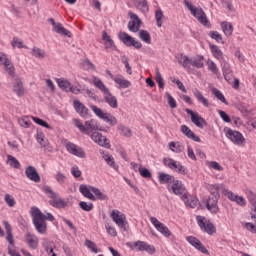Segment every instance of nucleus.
Returning <instances> with one entry per match:
<instances>
[{
  "mask_svg": "<svg viewBox=\"0 0 256 256\" xmlns=\"http://www.w3.org/2000/svg\"><path fill=\"white\" fill-rule=\"evenodd\" d=\"M0 65H4V67H9L11 65V61L7 58V54L0 52Z\"/></svg>",
  "mask_w": 256,
  "mask_h": 256,
  "instance_id": "53",
  "label": "nucleus"
},
{
  "mask_svg": "<svg viewBox=\"0 0 256 256\" xmlns=\"http://www.w3.org/2000/svg\"><path fill=\"white\" fill-rule=\"evenodd\" d=\"M79 191L81 194H83V197H86V199H89L90 201H95L96 198L91 191V186L87 187V185L81 184L79 187Z\"/></svg>",
  "mask_w": 256,
  "mask_h": 256,
  "instance_id": "25",
  "label": "nucleus"
},
{
  "mask_svg": "<svg viewBox=\"0 0 256 256\" xmlns=\"http://www.w3.org/2000/svg\"><path fill=\"white\" fill-rule=\"evenodd\" d=\"M196 221L201 231H204V233H207L208 235H214V233H217V228H215V225H213V223L211 222L205 223V217L197 216Z\"/></svg>",
  "mask_w": 256,
  "mask_h": 256,
  "instance_id": "10",
  "label": "nucleus"
},
{
  "mask_svg": "<svg viewBox=\"0 0 256 256\" xmlns=\"http://www.w3.org/2000/svg\"><path fill=\"white\" fill-rule=\"evenodd\" d=\"M31 53L33 57H36L37 59H45V50L41 48L34 47Z\"/></svg>",
  "mask_w": 256,
  "mask_h": 256,
  "instance_id": "47",
  "label": "nucleus"
},
{
  "mask_svg": "<svg viewBox=\"0 0 256 256\" xmlns=\"http://www.w3.org/2000/svg\"><path fill=\"white\" fill-rule=\"evenodd\" d=\"M163 17H165V15L163 14V10L158 9L155 11V19H156V25L157 27H163Z\"/></svg>",
  "mask_w": 256,
  "mask_h": 256,
  "instance_id": "45",
  "label": "nucleus"
},
{
  "mask_svg": "<svg viewBox=\"0 0 256 256\" xmlns=\"http://www.w3.org/2000/svg\"><path fill=\"white\" fill-rule=\"evenodd\" d=\"M114 83L119 85L120 89H129L131 82L129 80L122 79L120 77L114 78Z\"/></svg>",
  "mask_w": 256,
  "mask_h": 256,
  "instance_id": "38",
  "label": "nucleus"
},
{
  "mask_svg": "<svg viewBox=\"0 0 256 256\" xmlns=\"http://www.w3.org/2000/svg\"><path fill=\"white\" fill-rule=\"evenodd\" d=\"M25 175L30 181H33L34 183H41V175H39L35 166L26 167Z\"/></svg>",
  "mask_w": 256,
  "mask_h": 256,
  "instance_id": "15",
  "label": "nucleus"
},
{
  "mask_svg": "<svg viewBox=\"0 0 256 256\" xmlns=\"http://www.w3.org/2000/svg\"><path fill=\"white\" fill-rule=\"evenodd\" d=\"M129 17H130V19H133V20L128 22V29L132 33H137V31H139V29H141L142 21L139 18V16H137V14H135L133 12H129Z\"/></svg>",
  "mask_w": 256,
  "mask_h": 256,
  "instance_id": "14",
  "label": "nucleus"
},
{
  "mask_svg": "<svg viewBox=\"0 0 256 256\" xmlns=\"http://www.w3.org/2000/svg\"><path fill=\"white\" fill-rule=\"evenodd\" d=\"M7 159L10 167H13L14 169H21V163L19 162V160H17V158L12 155H8Z\"/></svg>",
  "mask_w": 256,
  "mask_h": 256,
  "instance_id": "43",
  "label": "nucleus"
},
{
  "mask_svg": "<svg viewBox=\"0 0 256 256\" xmlns=\"http://www.w3.org/2000/svg\"><path fill=\"white\" fill-rule=\"evenodd\" d=\"M111 217L116 223V225L121 229L122 231H127V227H129V223L127 222V217L125 214L120 213L119 210H113L111 213Z\"/></svg>",
  "mask_w": 256,
  "mask_h": 256,
  "instance_id": "7",
  "label": "nucleus"
},
{
  "mask_svg": "<svg viewBox=\"0 0 256 256\" xmlns=\"http://www.w3.org/2000/svg\"><path fill=\"white\" fill-rule=\"evenodd\" d=\"M18 123L21 127H24L25 129H28V127H31V122L29 121L28 116L22 117L20 120H18Z\"/></svg>",
  "mask_w": 256,
  "mask_h": 256,
  "instance_id": "58",
  "label": "nucleus"
},
{
  "mask_svg": "<svg viewBox=\"0 0 256 256\" xmlns=\"http://www.w3.org/2000/svg\"><path fill=\"white\" fill-rule=\"evenodd\" d=\"M43 191L47 195V197H49L52 200L59 198V194H57L55 191H53V189H51L50 186H44Z\"/></svg>",
  "mask_w": 256,
  "mask_h": 256,
  "instance_id": "42",
  "label": "nucleus"
},
{
  "mask_svg": "<svg viewBox=\"0 0 256 256\" xmlns=\"http://www.w3.org/2000/svg\"><path fill=\"white\" fill-rule=\"evenodd\" d=\"M139 173L141 175V177H143L144 179H151L152 175H151V171H149V169L147 168H143V167H139Z\"/></svg>",
  "mask_w": 256,
  "mask_h": 256,
  "instance_id": "57",
  "label": "nucleus"
},
{
  "mask_svg": "<svg viewBox=\"0 0 256 256\" xmlns=\"http://www.w3.org/2000/svg\"><path fill=\"white\" fill-rule=\"evenodd\" d=\"M186 241H188V243H190V245H192V247H195V249H197L204 255H209V250H207V248H205V245H203V243H201V240H199L197 237L187 236Z\"/></svg>",
  "mask_w": 256,
  "mask_h": 256,
  "instance_id": "13",
  "label": "nucleus"
},
{
  "mask_svg": "<svg viewBox=\"0 0 256 256\" xmlns=\"http://www.w3.org/2000/svg\"><path fill=\"white\" fill-rule=\"evenodd\" d=\"M136 7L142 13H148L149 12V4H147V0H137L136 1Z\"/></svg>",
  "mask_w": 256,
  "mask_h": 256,
  "instance_id": "36",
  "label": "nucleus"
},
{
  "mask_svg": "<svg viewBox=\"0 0 256 256\" xmlns=\"http://www.w3.org/2000/svg\"><path fill=\"white\" fill-rule=\"evenodd\" d=\"M224 133L226 137L230 139L232 143H234V145H243V143H245V137H243V134H241V132L237 130H233L229 127H225Z\"/></svg>",
  "mask_w": 256,
  "mask_h": 256,
  "instance_id": "6",
  "label": "nucleus"
},
{
  "mask_svg": "<svg viewBox=\"0 0 256 256\" xmlns=\"http://www.w3.org/2000/svg\"><path fill=\"white\" fill-rule=\"evenodd\" d=\"M163 163L165 167H169L172 171H176L180 175H187V168L182 166L181 163H178L172 158H164Z\"/></svg>",
  "mask_w": 256,
  "mask_h": 256,
  "instance_id": "9",
  "label": "nucleus"
},
{
  "mask_svg": "<svg viewBox=\"0 0 256 256\" xmlns=\"http://www.w3.org/2000/svg\"><path fill=\"white\" fill-rule=\"evenodd\" d=\"M90 109L96 116H98L99 119H103V121H106V123H108L112 127H114V125H117V118H115V116H113L111 113H105L101 108L95 105H91Z\"/></svg>",
  "mask_w": 256,
  "mask_h": 256,
  "instance_id": "5",
  "label": "nucleus"
},
{
  "mask_svg": "<svg viewBox=\"0 0 256 256\" xmlns=\"http://www.w3.org/2000/svg\"><path fill=\"white\" fill-rule=\"evenodd\" d=\"M157 231H159V233L164 235V237H171V230H169V228L165 226V224H162V226H160L157 229Z\"/></svg>",
  "mask_w": 256,
  "mask_h": 256,
  "instance_id": "54",
  "label": "nucleus"
},
{
  "mask_svg": "<svg viewBox=\"0 0 256 256\" xmlns=\"http://www.w3.org/2000/svg\"><path fill=\"white\" fill-rule=\"evenodd\" d=\"M172 185H168V191H172L174 195H186L185 194V185L180 180H174Z\"/></svg>",
  "mask_w": 256,
  "mask_h": 256,
  "instance_id": "16",
  "label": "nucleus"
},
{
  "mask_svg": "<svg viewBox=\"0 0 256 256\" xmlns=\"http://www.w3.org/2000/svg\"><path fill=\"white\" fill-rule=\"evenodd\" d=\"M118 38L126 45V47H133L134 49H141V47H143L141 42L135 40L133 36L127 34L126 32H120Z\"/></svg>",
  "mask_w": 256,
  "mask_h": 256,
  "instance_id": "8",
  "label": "nucleus"
},
{
  "mask_svg": "<svg viewBox=\"0 0 256 256\" xmlns=\"http://www.w3.org/2000/svg\"><path fill=\"white\" fill-rule=\"evenodd\" d=\"M5 231H6V241L9 242V246L8 247H15V239H13V227H11V224H9V222L4 221L3 222Z\"/></svg>",
  "mask_w": 256,
  "mask_h": 256,
  "instance_id": "21",
  "label": "nucleus"
},
{
  "mask_svg": "<svg viewBox=\"0 0 256 256\" xmlns=\"http://www.w3.org/2000/svg\"><path fill=\"white\" fill-rule=\"evenodd\" d=\"M56 83L62 91H66V93H69V90L71 89V82L68 80H65V78H57Z\"/></svg>",
  "mask_w": 256,
  "mask_h": 256,
  "instance_id": "27",
  "label": "nucleus"
},
{
  "mask_svg": "<svg viewBox=\"0 0 256 256\" xmlns=\"http://www.w3.org/2000/svg\"><path fill=\"white\" fill-rule=\"evenodd\" d=\"M11 45H12L13 49H16V47L18 49H25V47H27L26 45H23V41L21 39H19L18 37H14L12 39Z\"/></svg>",
  "mask_w": 256,
  "mask_h": 256,
  "instance_id": "48",
  "label": "nucleus"
},
{
  "mask_svg": "<svg viewBox=\"0 0 256 256\" xmlns=\"http://www.w3.org/2000/svg\"><path fill=\"white\" fill-rule=\"evenodd\" d=\"M13 91L18 97H22V95L25 94V88H23V82H21V80L16 81L13 86Z\"/></svg>",
  "mask_w": 256,
  "mask_h": 256,
  "instance_id": "33",
  "label": "nucleus"
},
{
  "mask_svg": "<svg viewBox=\"0 0 256 256\" xmlns=\"http://www.w3.org/2000/svg\"><path fill=\"white\" fill-rule=\"evenodd\" d=\"M221 189H223V185L216 184L215 190L211 192V194L208 196V199L206 200V208L214 215L219 213V205L217 203H219V198L221 197L219 194Z\"/></svg>",
  "mask_w": 256,
  "mask_h": 256,
  "instance_id": "4",
  "label": "nucleus"
},
{
  "mask_svg": "<svg viewBox=\"0 0 256 256\" xmlns=\"http://www.w3.org/2000/svg\"><path fill=\"white\" fill-rule=\"evenodd\" d=\"M121 62L124 63L125 65L126 73H128V75H133V71L131 70V65H129V58H127V56H122Z\"/></svg>",
  "mask_w": 256,
  "mask_h": 256,
  "instance_id": "52",
  "label": "nucleus"
},
{
  "mask_svg": "<svg viewBox=\"0 0 256 256\" xmlns=\"http://www.w3.org/2000/svg\"><path fill=\"white\" fill-rule=\"evenodd\" d=\"M193 95L199 103H202V105H204V107H209V100H207V98H205V96H203L201 91H199L198 89H194Z\"/></svg>",
  "mask_w": 256,
  "mask_h": 256,
  "instance_id": "29",
  "label": "nucleus"
},
{
  "mask_svg": "<svg viewBox=\"0 0 256 256\" xmlns=\"http://www.w3.org/2000/svg\"><path fill=\"white\" fill-rule=\"evenodd\" d=\"M31 119L34 121V123H36V125H40V127H45V129H53L51 127V125H49V123H47V121H45L39 117L32 116Z\"/></svg>",
  "mask_w": 256,
  "mask_h": 256,
  "instance_id": "44",
  "label": "nucleus"
},
{
  "mask_svg": "<svg viewBox=\"0 0 256 256\" xmlns=\"http://www.w3.org/2000/svg\"><path fill=\"white\" fill-rule=\"evenodd\" d=\"M221 29H222L224 35H226V37H231V35H233V24H231V23L222 22Z\"/></svg>",
  "mask_w": 256,
  "mask_h": 256,
  "instance_id": "32",
  "label": "nucleus"
},
{
  "mask_svg": "<svg viewBox=\"0 0 256 256\" xmlns=\"http://www.w3.org/2000/svg\"><path fill=\"white\" fill-rule=\"evenodd\" d=\"M102 159H104V161L107 163V165H109V167H112V169H115V171L119 169V165L115 163V159L113 158V155L103 153Z\"/></svg>",
  "mask_w": 256,
  "mask_h": 256,
  "instance_id": "30",
  "label": "nucleus"
},
{
  "mask_svg": "<svg viewBox=\"0 0 256 256\" xmlns=\"http://www.w3.org/2000/svg\"><path fill=\"white\" fill-rule=\"evenodd\" d=\"M184 5L186 8H188V11L191 12V15L198 19L199 23H201L204 27H211V22H209V19L207 18V14H205V11H203V8L195 7L191 2L184 0Z\"/></svg>",
  "mask_w": 256,
  "mask_h": 256,
  "instance_id": "3",
  "label": "nucleus"
},
{
  "mask_svg": "<svg viewBox=\"0 0 256 256\" xmlns=\"http://www.w3.org/2000/svg\"><path fill=\"white\" fill-rule=\"evenodd\" d=\"M91 139L99 145V143H101V140L103 139V134L99 132H93L91 134Z\"/></svg>",
  "mask_w": 256,
  "mask_h": 256,
  "instance_id": "62",
  "label": "nucleus"
},
{
  "mask_svg": "<svg viewBox=\"0 0 256 256\" xmlns=\"http://www.w3.org/2000/svg\"><path fill=\"white\" fill-rule=\"evenodd\" d=\"M49 205L56 209H65V207H67V202H65L63 198H54L49 201Z\"/></svg>",
  "mask_w": 256,
  "mask_h": 256,
  "instance_id": "28",
  "label": "nucleus"
},
{
  "mask_svg": "<svg viewBox=\"0 0 256 256\" xmlns=\"http://www.w3.org/2000/svg\"><path fill=\"white\" fill-rule=\"evenodd\" d=\"M84 245H85L88 249H90V251H91L92 253H99V249H97V245L95 244V242H93V241H91V240H89V239H86Z\"/></svg>",
  "mask_w": 256,
  "mask_h": 256,
  "instance_id": "50",
  "label": "nucleus"
},
{
  "mask_svg": "<svg viewBox=\"0 0 256 256\" xmlns=\"http://www.w3.org/2000/svg\"><path fill=\"white\" fill-rule=\"evenodd\" d=\"M158 180L161 185H171V183L175 182V176L165 172H159Z\"/></svg>",
  "mask_w": 256,
  "mask_h": 256,
  "instance_id": "23",
  "label": "nucleus"
},
{
  "mask_svg": "<svg viewBox=\"0 0 256 256\" xmlns=\"http://www.w3.org/2000/svg\"><path fill=\"white\" fill-rule=\"evenodd\" d=\"M73 105L76 113H79L80 117H83L84 119H87L89 117V108H87V106H84L81 101L74 100Z\"/></svg>",
  "mask_w": 256,
  "mask_h": 256,
  "instance_id": "19",
  "label": "nucleus"
},
{
  "mask_svg": "<svg viewBox=\"0 0 256 256\" xmlns=\"http://www.w3.org/2000/svg\"><path fill=\"white\" fill-rule=\"evenodd\" d=\"M221 119L224 121V123H231V117H229L227 115V112L223 111V110H219L218 111Z\"/></svg>",
  "mask_w": 256,
  "mask_h": 256,
  "instance_id": "64",
  "label": "nucleus"
},
{
  "mask_svg": "<svg viewBox=\"0 0 256 256\" xmlns=\"http://www.w3.org/2000/svg\"><path fill=\"white\" fill-rule=\"evenodd\" d=\"M90 83H92V85H94L96 89H99V91L104 94V101L108 103V105L112 107V109H117L119 107L117 98L113 96L111 92H109V88L105 86V83H103L101 79L94 77V79L90 81Z\"/></svg>",
  "mask_w": 256,
  "mask_h": 256,
  "instance_id": "1",
  "label": "nucleus"
},
{
  "mask_svg": "<svg viewBox=\"0 0 256 256\" xmlns=\"http://www.w3.org/2000/svg\"><path fill=\"white\" fill-rule=\"evenodd\" d=\"M65 147L66 151H68V153H70L71 155H75V157H80V159H85V151H83V148L77 146L75 143L68 142L66 143Z\"/></svg>",
  "mask_w": 256,
  "mask_h": 256,
  "instance_id": "12",
  "label": "nucleus"
},
{
  "mask_svg": "<svg viewBox=\"0 0 256 256\" xmlns=\"http://www.w3.org/2000/svg\"><path fill=\"white\" fill-rule=\"evenodd\" d=\"M73 123H74L75 127H77V129H79V131H81V133L87 132V128H85V125H83L81 123V120L75 118V119H73Z\"/></svg>",
  "mask_w": 256,
  "mask_h": 256,
  "instance_id": "61",
  "label": "nucleus"
},
{
  "mask_svg": "<svg viewBox=\"0 0 256 256\" xmlns=\"http://www.w3.org/2000/svg\"><path fill=\"white\" fill-rule=\"evenodd\" d=\"M220 63L225 81H231L233 77V70H231V64H229V62H227L225 59L220 60Z\"/></svg>",
  "mask_w": 256,
  "mask_h": 256,
  "instance_id": "20",
  "label": "nucleus"
},
{
  "mask_svg": "<svg viewBox=\"0 0 256 256\" xmlns=\"http://www.w3.org/2000/svg\"><path fill=\"white\" fill-rule=\"evenodd\" d=\"M248 201L249 203L255 207L256 206V194L253 191H248Z\"/></svg>",
  "mask_w": 256,
  "mask_h": 256,
  "instance_id": "63",
  "label": "nucleus"
},
{
  "mask_svg": "<svg viewBox=\"0 0 256 256\" xmlns=\"http://www.w3.org/2000/svg\"><path fill=\"white\" fill-rule=\"evenodd\" d=\"M118 131L120 135H123V137H131V128L129 127H126L124 125H119Z\"/></svg>",
  "mask_w": 256,
  "mask_h": 256,
  "instance_id": "49",
  "label": "nucleus"
},
{
  "mask_svg": "<svg viewBox=\"0 0 256 256\" xmlns=\"http://www.w3.org/2000/svg\"><path fill=\"white\" fill-rule=\"evenodd\" d=\"M79 207H80V209H82V211H87V212L93 211V203H91V202L88 203L85 201H81L79 203Z\"/></svg>",
  "mask_w": 256,
  "mask_h": 256,
  "instance_id": "51",
  "label": "nucleus"
},
{
  "mask_svg": "<svg viewBox=\"0 0 256 256\" xmlns=\"http://www.w3.org/2000/svg\"><path fill=\"white\" fill-rule=\"evenodd\" d=\"M191 61L192 60L189 58V56H186L183 54H180V57H178L179 64L182 65V67L187 70L190 69L189 65H191Z\"/></svg>",
  "mask_w": 256,
  "mask_h": 256,
  "instance_id": "34",
  "label": "nucleus"
},
{
  "mask_svg": "<svg viewBox=\"0 0 256 256\" xmlns=\"http://www.w3.org/2000/svg\"><path fill=\"white\" fill-rule=\"evenodd\" d=\"M181 132L188 139H192V141H195L196 143H201V138H199V136H197L194 132H192L191 128H189L187 125L181 126Z\"/></svg>",
  "mask_w": 256,
  "mask_h": 256,
  "instance_id": "22",
  "label": "nucleus"
},
{
  "mask_svg": "<svg viewBox=\"0 0 256 256\" xmlns=\"http://www.w3.org/2000/svg\"><path fill=\"white\" fill-rule=\"evenodd\" d=\"M102 39L105 43V49H110L111 51H115L117 49L115 42L113 39H111V36H109L106 31L102 32Z\"/></svg>",
  "mask_w": 256,
  "mask_h": 256,
  "instance_id": "24",
  "label": "nucleus"
},
{
  "mask_svg": "<svg viewBox=\"0 0 256 256\" xmlns=\"http://www.w3.org/2000/svg\"><path fill=\"white\" fill-rule=\"evenodd\" d=\"M4 201L8 205V207H15V198H13L10 194H5Z\"/></svg>",
  "mask_w": 256,
  "mask_h": 256,
  "instance_id": "59",
  "label": "nucleus"
},
{
  "mask_svg": "<svg viewBox=\"0 0 256 256\" xmlns=\"http://www.w3.org/2000/svg\"><path fill=\"white\" fill-rule=\"evenodd\" d=\"M192 67H196L197 69H203L204 64H203V56H200L199 59L196 60H191Z\"/></svg>",
  "mask_w": 256,
  "mask_h": 256,
  "instance_id": "56",
  "label": "nucleus"
},
{
  "mask_svg": "<svg viewBox=\"0 0 256 256\" xmlns=\"http://www.w3.org/2000/svg\"><path fill=\"white\" fill-rule=\"evenodd\" d=\"M212 93L218 101H221V103H224V105H229V102H227V99L223 95L221 91H219L217 88H212Z\"/></svg>",
  "mask_w": 256,
  "mask_h": 256,
  "instance_id": "37",
  "label": "nucleus"
},
{
  "mask_svg": "<svg viewBox=\"0 0 256 256\" xmlns=\"http://www.w3.org/2000/svg\"><path fill=\"white\" fill-rule=\"evenodd\" d=\"M181 199L182 201H184L187 207H191V209H195V207H197V200L193 199L190 201L189 196H187V194H183Z\"/></svg>",
  "mask_w": 256,
  "mask_h": 256,
  "instance_id": "39",
  "label": "nucleus"
},
{
  "mask_svg": "<svg viewBox=\"0 0 256 256\" xmlns=\"http://www.w3.org/2000/svg\"><path fill=\"white\" fill-rule=\"evenodd\" d=\"M36 140L38 141L39 145H41V147L45 148L49 145V142L45 140V134H43V132L37 131Z\"/></svg>",
  "mask_w": 256,
  "mask_h": 256,
  "instance_id": "40",
  "label": "nucleus"
},
{
  "mask_svg": "<svg viewBox=\"0 0 256 256\" xmlns=\"http://www.w3.org/2000/svg\"><path fill=\"white\" fill-rule=\"evenodd\" d=\"M155 81L160 89H165V81L163 80V76H161V72L159 71L158 68H156Z\"/></svg>",
  "mask_w": 256,
  "mask_h": 256,
  "instance_id": "46",
  "label": "nucleus"
},
{
  "mask_svg": "<svg viewBox=\"0 0 256 256\" xmlns=\"http://www.w3.org/2000/svg\"><path fill=\"white\" fill-rule=\"evenodd\" d=\"M25 243H27L28 247L32 250L38 249L39 237H37L35 234H32L31 232H27L25 234Z\"/></svg>",
  "mask_w": 256,
  "mask_h": 256,
  "instance_id": "18",
  "label": "nucleus"
},
{
  "mask_svg": "<svg viewBox=\"0 0 256 256\" xmlns=\"http://www.w3.org/2000/svg\"><path fill=\"white\" fill-rule=\"evenodd\" d=\"M210 50L212 55L215 57V59H218V61H223V52L221 51V49H219V46L215 45V44H210Z\"/></svg>",
  "mask_w": 256,
  "mask_h": 256,
  "instance_id": "31",
  "label": "nucleus"
},
{
  "mask_svg": "<svg viewBox=\"0 0 256 256\" xmlns=\"http://www.w3.org/2000/svg\"><path fill=\"white\" fill-rule=\"evenodd\" d=\"M209 36L211 37V39H214L217 43H223V36H221V34H219V32L211 31L209 33Z\"/></svg>",
  "mask_w": 256,
  "mask_h": 256,
  "instance_id": "55",
  "label": "nucleus"
},
{
  "mask_svg": "<svg viewBox=\"0 0 256 256\" xmlns=\"http://www.w3.org/2000/svg\"><path fill=\"white\" fill-rule=\"evenodd\" d=\"M169 149L170 151H173V153H183L185 151V146L181 145L179 142H170Z\"/></svg>",
  "mask_w": 256,
  "mask_h": 256,
  "instance_id": "35",
  "label": "nucleus"
},
{
  "mask_svg": "<svg viewBox=\"0 0 256 256\" xmlns=\"http://www.w3.org/2000/svg\"><path fill=\"white\" fill-rule=\"evenodd\" d=\"M31 217L33 225L40 235L47 234V221H45V214L37 207L31 208Z\"/></svg>",
  "mask_w": 256,
  "mask_h": 256,
  "instance_id": "2",
  "label": "nucleus"
},
{
  "mask_svg": "<svg viewBox=\"0 0 256 256\" xmlns=\"http://www.w3.org/2000/svg\"><path fill=\"white\" fill-rule=\"evenodd\" d=\"M90 190L92 193H94L95 201H108L109 196L103 192L97 187L90 186Z\"/></svg>",
  "mask_w": 256,
  "mask_h": 256,
  "instance_id": "26",
  "label": "nucleus"
},
{
  "mask_svg": "<svg viewBox=\"0 0 256 256\" xmlns=\"http://www.w3.org/2000/svg\"><path fill=\"white\" fill-rule=\"evenodd\" d=\"M133 248L136 251H146L150 255L155 254V246L149 245L147 242L137 241L133 244Z\"/></svg>",
  "mask_w": 256,
  "mask_h": 256,
  "instance_id": "17",
  "label": "nucleus"
},
{
  "mask_svg": "<svg viewBox=\"0 0 256 256\" xmlns=\"http://www.w3.org/2000/svg\"><path fill=\"white\" fill-rule=\"evenodd\" d=\"M139 38L144 41V43H147L148 45H151V34L147 30H141L139 32Z\"/></svg>",
  "mask_w": 256,
  "mask_h": 256,
  "instance_id": "41",
  "label": "nucleus"
},
{
  "mask_svg": "<svg viewBox=\"0 0 256 256\" xmlns=\"http://www.w3.org/2000/svg\"><path fill=\"white\" fill-rule=\"evenodd\" d=\"M166 97L168 99V105L171 107V109H176L177 108V101L171 96L169 92H166Z\"/></svg>",
  "mask_w": 256,
  "mask_h": 256,
  "instance_id": "60",
  "label": "nucleus"
},
{
  "mask_svg": "<svg viewBox=\"0 0 256 256\" xmlns=\"http://www.w3.org/2000/svg\"><path fill=\"white\" fill-rule=\"evenodd\" d=\"M185 111L187 112L188 115L191 117L192 123L196 125L199 129H203V127L207 126V121L205 118L201 117L199 113H195L193 110L186 108Z\"/></svg>",
  "mask_w": 256,
  "mask_h": 256,
  "instance_id": "11",
  "label": "nucleus"
}]
</instances>
